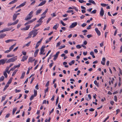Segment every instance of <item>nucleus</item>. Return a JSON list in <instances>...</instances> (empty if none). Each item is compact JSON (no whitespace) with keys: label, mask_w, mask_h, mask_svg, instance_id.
Here are the masks:
<instances>
[{"label":"nucleus","mask_w":122,"mask_h":122,"mask_svg":"<svg viewBox=\"0 0 122 122\" xmlns=\"http://www.w3.org/2000/svg\"><path fill=\"white\" fill-rule=\"evenodd\" d=\"M36 1L35 0H34V1L31 2L30 5H34L36 3Z\"/></svg>","instance_id":"8fccbe9b"},{"label":"nucleus","mask_w":122,"mask_h":122,"mask_svg":"<svg viewBox=\"0 0 122 122\" xmlns=\"http://www.w3.org/2000/svg\"><path fill=\"white\" fill-rule=\"evenodd\" d=\"M33 12L32 11L30 12L29 14L25 18V20L27 21L31 19L32 17H33Z\"/></svg>","instance_id":"f257e3e1"},{"label":"nucleus","mask_w":122,"mask_h":122,"mask_svg":"<svg viewBox=\"0 0 122 122\" xmlns=\"http://www.w3.org/2000/svg\"><path fill=\"white\" fill-rule=\"evenodd\" d=\"M14 56V55L13 54L12 55H10L9 54V55H8L7 56V57L8 58H9L10 57L13 56Z\"/></svg>","instance_id":"de8ad7c7"},{"label":"nucleus","mask_w":122,"mask_h":122,"mask_svg":"<svg viewBox=\"0 0 122 122\" xmlns=\"http://www.w3.org/2000/svg\"><path fill=\"white\" fill-rule=\"evenodd\" d=\"M60 22L63 26H66V24H65L62 20H61L60 21Z\"/></svg>","instance_id":"a18cd8bd"},{"label":"nucleus","mask_w":122,"mask_h":122,"mask_svg":"<svg viewBox=\"0 0 122 122\" xmlns=\"http://www.w3.org/2000/svg\"><path fill=\"white\" fill-rule=\"evenodd\" d=\"M28 58L27 56H23L21 60V61L24 62L27 60Z\"/></svg>","instance_id":"9d476101"},{"label":"nucleus","mask_w":122,"mask_h":122,"mask_svg":"<svg viewBox=\"0 0 122 122\" xmlns=\"http://www.w3.org/2000/svg\"><path fill=\"white\" fill-rule=\"evenodd\" d=\"M75 61L74 60L72 61L71 62L69 63V65L70 66L72 65V64H73L74 63Z\"/></svg>","instance_id":"c756f323"},{"label":"nucleus","mask_w":122,"mask_h":122,"mask_svg":"<svg viewBox=\"0 0 122 122\" xmlns=\"http://www.w3.org/2000/svg\"><path fill=\"white\" fill-rule=\"evenodd\" d=\"M7 60L6 59H2L0 60V65L1 64L3 65L5 64Z\"/></svg>","instance_id":"6e6552de"},{"label":"nucleus","mask_w":122,"mask_h":122,"mask_svg":"<svg viewBox=\"0 0 122 122\" xmlns=\"http://www.w3.org/2000/svg\"><path fill=\"white\" fill-rule=\"evenodd\" d=\"M87 24H86L85 23H83L82 25H81L82 26V27H84Z\"/></svg>","instance_id":"bf43d9fd"},{"label":"nucleus","mask_w":122,"mask_h":122,"mask_svg":"<svg viewBox=\"0 0 122 122\" xmlns=\"http://www.w3.org/2000/svg\"><path fill=\"white\" fill-rule=\"evenodd\" d=\"M106 60V59L104 57H103L102 59V61L101 62V63L103 65H105V62Z\"/></svg>","instance_id":"f3484780"},{"label":"nucleus","mask_w":122,"mask_h":122,"mask_svg":"<svg viewBox=\"0 0 122 122\" xmlns=\"http://www.w3.org/2000/svg\"><path fill=\"white\" fill-rule=\"evenodd\" d=\"M16 44V43H15L13 45H12L9 48V49L11 51L14 48V47L15 46Z\"/></svg>","instance_id":"6ab92c4d"},{"label":"nucleus","mask_w":122,"mask_h":122,"mask_svg":"<svg viewBox=\"0 0 122 122\" xmlns=\"http://www.w3.org/2000/svg\"><path fill=\"white\" fill-rule=\"evenodd\" d=\"M12 81V79L11 78H10V79L8 81V82L7 84H8V85H9V84H10L11 83Z\"/></svg>","instance_id":"c85d7f7f"},{"label":"nucleus","mask_w":122,"mask_h":122,"mask_svg":"<svg viewBox=\"0 0 122 122\" xmlns=\"http://www.w3.org/2000/svg\"><path fill=\"white\" fill-rule=\"evenodd\" d=\"M45 18V16H41L39 19V20L37 21V22L38 23H41L43 22L42 20L44 19Z\"/></svg>","instance_id":"423d86ee"},{"label":"nucleus","mask_w":122,"mask_h":122,"mask_svg":"<svg viewBox=\"0 0 122 122\" xmlns=\"http://www.w3.org/2000/svg\"><path fill=\"white\" fill-rule=\"evenodd\" d=\"M35 60V58H33L30 57L28 59V62L32 63Z\"/></svg>","instance_id":"ddd939ff"},{"label":"nucleus","mask_w":122,"mask_h":122,"mask_svg":"<svg viewBox=\"0 0 122 122\" xmlns=\"http://www.w3.org/2000/svg\"><path fill=\"white\" fill-rule=\"evenodd\" d=\"M43 38H42L39 41H38L37 42V43H38V44H40L41 42V41H42V40H43Z\"/></svg>","instance_id":"4c0bfd02"},{"label":"nucleus","mask_w":122,"mask_h":122,"mask_svg":"<svg viewBox=\"0 0 122 122\" xmlns=\"http://www.w3.org/2000/svg\"><path fill=\"white\" fill-rule=\"evenodd\" d=\"M36 18H34L33 19L30 20V22H31V23L33 22L35 20H36Z\"/></svg>","instance_id":"c03bdc74"},{"label":"nucleus","mask_w":122,"mask_h":122,"mask_svg":"<svg viewBox=\"0 0 122 122\" xmlns=\"http://www.w3.org/2000/svg\"><path fill=\"white\" fill-rule=\"evenodd\" d=\"M22 53L23 55H24V56H25V55H26V52L22 51Z\"/></svg>","instance_id":"338daca9"},{"label":"nucleus","mask_w":122,"mask_h":122,"mask_svg":"<svg viewBox=\"0 0 122 122\" xmlns=\"http://www.w3.org/2000/svg\"><path fill=\"white\" fill-rule=\"evenodd\" d=\"M73 9H74L76 11H78V9L75 6H73Z\"/></svg>","instance_id":"79ce46f5"},{"label":"nucleus","mask_w":122,"mask_h":122,"mask_svg":"<svg viewBox=\"0 0 122 122\" xmlns=\"http://www.w3.org/2000/svg\"><path fill=\"white\" fill-rule=\"evenodd\" d=\"M6 96L7 95H5L3 96L2 97V100L1 101V102L4 101L5 99Z\"/></svg>","instance_id":"a878e982"},{"label":"nucleus","mask_w":122,"mask_h":122,"mask_svg":"<svg viewBox=\"0 0 122 122\" xmlns=\"http://www.w3.org/2000/svg\"><path fill=\"white\" fill-rule=\"evenodd\" d=\"M76 47L77 49H80L81 47V46L80 45H76Z\"/></svg>","instance_id":"09e8293b"},{"label":"nucleus","mask_w":122,"mask_h":122,"mask_svg":"<svg viewBox=\"0 0 122 122\" xmlns=\"http://www.w3.org/2000/svg\"><path fill=\"white\" fill-rule=\"evenodd\" d=\"M35 97V96H34L33 95H32L30 97V101L32 100L34 98V97Z\"/></svg>","instance_id":"37998d69"},{"label":"nucleus","mask_w":122,"mask_h":122,"mask_svg":"<svg viewBox=\"0 0 122 122\" xmlns=\"http://www.w3.org/2000/svg\"><path fill=\"white\" fill-rule=\"evenodd\" d=\"M25 72H24L22 73L21 76L20 77V79H22L24 78L25 76Z\"/></svg>","instance_id":"cd10ccee"},{"label":"nucleus","mask_w":122,"mask_h":122,"mask_svg":"<svg viewBox=\"0 0 122 122\" xmlns=\"http://www.w3.org/2000/svg\"><path fill=\"white\" fill-rule=\"evenodd\" d=\"M96 11L97 10H94L91 12V13L95 14L96 13Z\"/></svg>","instance_id":"4d7b16f0"},{"label":"nucleus","mask_w":122,"mask_h":122,"mask_svg":"<svg viewBox=\"0 0 122 122\" xmlns=\"http://www.w3.org/2000/svg\"><path fill=\"white\" fill-rule=\"evenodd\" d=\"M5 69H8V70H7V73L8 74H10L11 71H10V70L9 71L8 70H9V67H6Z\"/></svg>","instance_id":"5fc2aeb1"},{"label":"nucleus","mask_w":122,"mask_h":122,"mask_svg":"<svg viewBox=\"0 0 122 122\" xmlns=\"http://www.w3.org/2000/svg\"><path fill=\"white\" fill-rule=\"evenodd\" d=\"M94 84L97 85V86H98V83H97V81L96 80H95L94 81Z\"/></svg>","instance_id":"49530a36"},{"label":"nucleus","mask_w":122,"mask_h":122,"mask_svg":"<svg viewBox=\"0 0 122 122\" xmlns=\"http://www.w3.org/2000/svg\"><path fill=\"white\" fill-rule=\"evenodd\" d=\"M46 1L45 0L43 1L38 6H40L43 5L46 3Z\"/></svg>","instance_id":"f8f14e48"},{"label":"nucleus","mask_w":122,"mask_h":122,"mask_svg":"<svg viewBox=\"0 0 122 122\" xmlns=\"http://www.w3.org/2000/svg\"><path fill=\"white\" fill-rule=\"evenodd\" d=\"M6 36V34L4 33L0 34V39L3 38Z\"/></svg>","instance_id":"dca6fc26"},{"label":"nucleus","mask_w":122,"mask_h":122,"mask_svg":"<svg viewBox=\"0 0 122 122\" xmlns=\"http://www.w3.org/2000/svg\"><path fill=\"white\" fill-rule=\"evenodd\" d=\"M37 94V91L36 90H34V96L36 97Z\"/></svg>","instance_id":"e433bc0d"},{"label":"nucleus","mask_w":122,"mask_h":122,"mask_svg":"<svg viewBox=\"0 0 122 122\" xmlns=\"http://www.w3.org/2000/svg\"><path fill=\"white\" fill-rule=\"evenodd\" d=\"M9 85H8V84H6L3 90V91H5L6 90L7 88L9 87Z\"/></svg>","instance_id":"473e14b6"},{"label":"nucleus","mask_w":122,"mask_h":122,"mask_svg":"<svg viewBox=\"0 0 122 122\" xmlns=\"http://www.w3.org/2000/svg\"><path fill=\"white\" fill-rule=\"evenodd\" d=\"M114 100L116 102H117V97L116 96H114Z\"/></svg>","instance_id":"3c124183"},{"label":"nucleus","mask_w":122,"mask_h":122,"mask_svg":"<svg viewBox=\"0 0 122 122\" xmlns=\"http://www.w3.org/2000/svg\"><path fill=\"white\" fill-rule=\"evenodd\" d=\"M88 2L90 3H92L94 5H96V3L93 0H89L88 1Z\"/></svg>","instance_id":"4be33fe9"},{"label":"nucleus","mask_w":122,"mask_h":122,"mask_svg":"<svg viewBox=\"0 0 122 122\" xmlns=\"http://www.w3.org/2000/svg\"><path fill=\"white\" fill-rule=\"evenodd\" d=\"M31 37V36L30 34H28V36L26 38V39H28L30 38Z\"/></svg>","instance_id":"680f3d73"},{"label":"nucleus","mask_w":122,"mask_h":122,"mask_svg":"<svg viewBox=\"0 0 122 122\" xmlns=\"http://www.w3.org/2000/svg\"><path fill=\"white\" fill-rule=\"evenodd\" d=\"M73 11L72 10H68L66 12L68 13H70L71 12H72Z\"/></svg>","instance_id":"864d4df0"},{"label":"nucleus","mask_w":122,"mask_h":122,"mask_svg":"<svg viewBox=\"0 0 122 122\" xmlns=\"http://www.w3.org/2000/svg\"><path fill=\"white\" fill-rule=\"evenodd\" d=\"M101 5L103 7H105L108 5V4L104 3H101Z\"/></svg>","instance_id":"72a5a7b5"},{"label":"nucleus","mask_w":122,"mask_h":122,"mask_svg":"<svg viewBox=\"0 0 122 122\" xmlns=\"http://www.w3.org/2000/svg\"><path fill=\"white\" fill-rule=\"evenodd\" d=\"M45 47V46H42L41 49V52L40 53V55L42 54L44 51V48Z\"/></svg>","instance_id":"0eeeda50"},{"label":"nucleus","mask_w":122,"mask_h":122,"mask_svg":"<svg viewBox=\"0 0 122 122\" xmlns=\"http://www.w3.org/2000/svg\"><path fill=\"white\" fill-rule=\"evenodd\" d=\"M17 57L16 56L11 58L12 62L15 61L17 59Z\"/></svg>","instance_id":"aec40b11"},{"label":"nucleus","mask_w":122,"mask_h":122,"mask_svg":"<svg viewBox=\"0 0 122 122\" xmlns=\"http://www.w3.org/2000/svg\"><path fill=\"white\" fill-rule=\"evenodd\" d=\"M14 41V40L9 39L5 41L6 43H8L11 42H12Z\"/></svg>","instance_id":"393cba45"},{"label":"nucleus","mask_w":122,"mask_h":122,"mask_svg":"<svg viewBox=\"0 0 122 122\" xmlns=\"http://www.w3.org/2000/svg\"><path fill=\"white\" fill-rule=\"evenodd\" d=\"M12 28H5L4 29L5 32L6 31H8L10 30Z\"/></svg>","instance_id":"bb28decb"},{"label":"nucleus","mask_w":122,"mask_h":122,"mask_svg":"<svg viewBox=\"0 0 122 122\" xmlns=\"http://www.w3.org/2000/svg\"><path fill=\"white\" fill-rule=\"evenodd\" d=\"M26 3V1H25L24 2L20 4V6L21 7L24 6L25 5Z\"/></svg>","instance_id":"7c9ffc66"},{"label":"nucleus","mask_w":122,"mask_h":122,"mask_svg":"<svg viewBox=\"0 0 122 122\" xmlns=\"http://www.w3.org/2000/svg\"><path fill=\"white\" fill-rule=\"evenodd\" d=\"M50 28V27L49 26L47 28L44 29V30L45 31L46 30H49Z\"/></svg>","instance_id":"69168bd1"},{"label":"nucleus","mask_w":122,"mask_h":122,"mask_svg":"<svg viewBox=\"0 0 122 122\" xmlns=\"http://www.w3.org/2000/svg\"><path fill=\"white\" fill-rule=\"evenodd\" d=\"M31 41H29L28 43H27V44H25V45L24 46H23V47H25V46H26L27 47H28L29 46L30 43H31Z\"/></svg>","instance_id":"412c9836"},{"label":"nucleus","mask_w":122,"mask_h":122,"mask_svg":"<svg viewBox=\"0 0 122 122\" xmlns=\"http://www.w3.org/2000/svg\"><path fill=\"white\" fill-rule=\"evenodd\" d=\"M95 30L98 36L101 35V32L97 28H96L95 29Z\"/></svg>","instance_id":"1a4fd4ad"},{"label":"nucleus","mask_w":122,"mask_h":122,"mask_svg":"<svg viewBox=\"0 0 122 122\" xmlns=\"http://www.w3.org/2000/svg\"><path fill=\"white\" fill-rule=\"evenodd\" d=\"M78 1L81 3L86 2V1H84L83 0H78Z\"/></svg>","instance_id":"ea45409f"},{"label":"nucleus","mask_w":122,"mask_h":122,"mask_svg":"<svg viewBox=\"0 0 122 122\" xmlns=\"http://www.w3.org/2000/svg\"><path fill=\"white\" fill-rule=\"evenodd\" d=\"M41 24V23H39L38 24L34 26V29L38 27Z\"/></svg>","instance_id":"c9c22d12"},{"label":"nucleus","mask_w":122,"mask_h":122,"mask_svg":"<svg viewBox=\"0 0 122 122\" xmlns=\"http://www.w3.org/2000/svg\"><path fill=\"white\" fill-rule=\"evenodd\" d=\"M59 25V24L55 25L53 27V28L54 29H55L56 30L57 29V28L58 27Z\"/></svg>","instance_id":"b1692460"},{"label":"nucleus","mask_w":122,"mask_h":122,"mask_svg":"<svg viewBox=\"0 0 122 122\" xmlns=\"http://www.w3.org/2000/svg\"><path fill=\"white\" fill-rule=\"evenodd\" d=\"M17 110V108H14L13 109L12 111V114L13 115H14V114L15 111H16Z\"/></svg>","instance_id":"f704fd0d"},{"label":"nucleus","mask_w":122,"mask_h":122,"mask_svg":"<svg viewBox=\"0 0 122 122\" xmlns=\"http://www.w3.org/2000/svg\"><path fill=\"white\" fill-rule=\"evenodd\" d=\"M77 24V23L76 22H74L71 24V25H70L69 27L70 28H74L76 26Z\"/></svg>","instance_id":"20e7f679"},{"label":"nucleus","mask_w":122,"mask_h":122,"mask_svg":"<svg viewBox=\"0 0 122 122\" xmlns=\"http://www.w3.org/2000/svg\"><path fill=\"white\" fill-rule=\"evenodd\" d=\"M61 44V43L60 42H58V43H57V45H56V47H57L58 46H60V44Z\"/></svg>","instance_id":"0e129e2a"},{"label":"nucleus","mask_w":122,"mask_h":122,"mask_svg":"<svg viewBox=\"0 0 122 122\" xmlns=\"http://www.w3.org/2000/svg\"><path fill=\"white\" fill-rule=\"evenodd\" d=\"M4 77L3 76H1L0 78V82L3 81L4 79Z\"/></svg>","instance_id":"2f4dec72"},{"label":"nucleus","mask_w":122,"mask_h":122,"mask_svg":"<svg viewBox=\"0 0 122 122\" xmlns=\"http://www.w3.org/2000/svg\"><path fill=\"white\" fill-rule=\"evenodd\" d=\"M104 14V11L102 8H101L100 11V15L102 17L103 16Z\"/></svg>","instance_id":"9b49d317"},{"label":"nucleus","mask_w":122,"mask_h":122,"mask_svg":"<svg viewBox=\"0 0 122 122\" xmlns=\"http://www.w3.org/2000/svg\"><path fill=\"white\" fill-rule=\"evenodd\" d=\"M58 101H59V97H57V98L56 99V105L58 103Z\"/></svg>","instance_id":"13d9d810"},{"label":"nucleus","mask_w":122,"mask_h":122,"mask_svg":"<svg viewBox=\"0 0 122 122\" xmlns=\"http://www.w3.org/2000/svg\"><path fill=\"white\" fill-rule=\"evenodd\" d=\"M34 79H35V78L34 77H33L32 78L31 81L30 82V84H31L32 83L33 81H34Z\"/></svg>","instance_id":"e2e57ef3"},{"label":"nucleus","mask_w":122,"mask_h":122,"mask_svg":"<svg viewBox=\"0 0 122 122\" xmlns=\"http://www.w3.org/2000/svg\"><path fill=\"white\" fill-rule=\"evenodd\" d=\"M104 42H102V43L100 44V47H102L103 46V45Z\"/></svg>","instance_id":"774afa93"},{"label":"nucleus","mask_w":122,"mask_h":122,"mask_svg":"<svg viewBox=\"0 0 122 122\" xmlns=\"http://www.w3.org/2000/svg\"><path fill=\"white\" fill-rule=\"evenodd\" d=\"M30 27V25H27L25 27V28L26 29V30H28L29 29Z\"/></svg>","instance_id":"58836bf2"},{"label":"nucleus","mask_w":122,"mask_h":122,"mask_svg":"<svg viewBox=\"0 0 122 122\" xmlns=\"http://www.w3.org/2000/svg\"><path fill=\"white\" fill-rule=\"evenodd\" d=\"M18 20H17L16 21H15L14 22H13L11 23H9L7 24V26H10L11 25H15L19 21Z\"/></svg>","instance_id":"7ed1b4c3"},{"label":"nucleus","mask_w":122,"mask_h":122,"mask_svg":"<svg viewBox=\"0 0 122 122\" xmlns=\"http://www.w3.org/2000/svg\"><path fill=\"white\" fill-rule=\"evenodd\" d=\"M30 35L32 36V35H33L32 37H35L38 34V32H36L34 30H33L30 32L29 33Z\"/></svg>","instance_id":"f03ea898"},{"label":"nucleus","mask_w":122,"mask_h":122,"mask_svg":"<svg viewBox=\"0 0 122 122\" xmlns=\"http://www.w3.org/2000/svg\"><path fill=\"white\" fill-rule=\"evenodd\" d=\"M65 46H66L65 45H64L62 46H61L59 47V49H61L62 48H64L65 47Z\"/></svg>","instance_id":"052dcab7"},{"label":"nucleus","mask_w":122,"mask_h":122,"mask_svg":"<svg viewBox=\"0 0 122 122\" xmlns=\"http://www.w3.org/2000/svg\"><path fill=\"white\" fill-rule=\"evenodd\" d=\"M15 91L16 93H17L18 92H20L21 90H17V89H15Z\"/></svg>","instance_id":"6e6d98bb"},{"label":"nucleus","mask_w":122,"mask_h":122,"mask_svg":"<svg viewBox=\"0 0 122 122\" xmlns=\"http://www.w3.org/2000/svg\"><path fill=\"white\" fill-rule=\"evenodd\" d=\"M31 23V22H30V20L29 21H27L26 23L25 24V25H28L29 24H30Z\"/></svg>","instance_id":"603ef678"},{"label":"nucleus","mask_w":122,"mask_h":122,"mask_svg":"<svg viewBox=\"0 0 122 122\" xmlns=\"http://www.w3.org/2000/svg\"><path fill=\"white\" fill-rule=\"evenodd\" d=\"M42 10L41 9H39L37 10L36 14V15H38L39 14H40Z\"/></svg>","instance_id":"2eb2a0df"},{"label":"nucleus","mask_w":122,"mask_h":122,"mask_svg":"<svg viewBox=\"0 0 122 122\" xmlns=\"http://www.w3.org/2000/svg\"><path fill=\"white\" fill-rule=\"evenodd\" d=\"M39 51V50L38 49H37L35 51L34 53V57H36V56H37L38 53Z\"/></svg>","instance_id":"a211bd4d"},{"label":"nucleus","mask_w":122,"mask_h":122,"mask_svg":"<svg viewBox=\"0 0 122 122\" xmlns=\"http://www.w3.org/2000/svg\"><path fill=\"white\" fill-rule=\"evenodd\" d=\"M60 53V52L59 51L57 52L56 54L54 55V58H53V60L55 61L56 60L57 58L58 55Z\"/></svg>","instance_id":"39448f33"},{"label":"nucleus","mask_w":122,"mask_h":122,"mask_svg":"<svg viewBox=\"0 0 122 122\" xmlns=\"http://www.w3.org/2000/svg\"><path fill=\"white\" fill-rule=\"evenodd\" d=\"M51 19V17H49V18H48L46 21V23L47 24H48L49 23Z\"/></svg>","instance_id":"a19ab883"},{"label":"nucleus","mask_w":122,"mask_h":122,"mask_svg":"<svg viewBox=\"0 0 122 122\" xmlns=\"http://www.w3.org/2000/svg\"><path fill=\"white\" fill-rule=\"evenodd\" d=\"M17 17L16 14H14L13 16V20L14 21H15Z\"/></svg>","instance_id":"5701e85b"},{"label":"nucleus","mask_w":122,"mask_h":122,"mask_svg":"<svg viewBox=\"0 0 122 122\" xmlns=\"http://www.w3.org/2000/svg\"><path fill=\"white\" fill-rule=\"evenodd\" d=\"M7 69H5V71L3 72V75L6 78H7L8 76L7 75Z\"/></svg>","instance_id":"4468645a"}]
</instances>
